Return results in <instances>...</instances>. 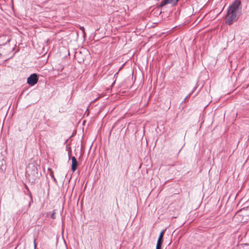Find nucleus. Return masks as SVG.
Wrapping results in <instances>:
<instances>
[{
  "mask_svg": "<svg viewBox=\"0 0 249 249\" xmlns=\"http://www.w3.org/2000/svg\"><path fill=\"white\" fill-rule=\"evenodd\" d=\"M241 4L240 0H235L229 7L227 15L225 17V23L231 25L236 22L240 15L239 6Z\"/></svg>",
  "mask_w": 249,
  "mask_h": 249,
  "instance_id": "1",
  "label": "nucleus"
},
{
  "mask_svg": "<svg viewBox=\"0 0 249 249\" xmlns=\"http://www.w3.org/2000/svg\"><path fill=\"white\" fill-rule=\"evenodd\" d=\"M27 172L32 181L36 180L38 178V169L35 165L29 164L27 168Z\"/></svg>",
  "mask_w": 249,
  "mask_h": 249,
  "instance_id": "2",
  "label": "nucleus"
},
{
  "mask_svg": "<svg viewBox=\"0 0 249 249\" xmlns=\"http://www.w3.org/2000/svg\"><path fill=\"white\" fill-rule=\"evenodd\" d=\"M38 79L37 75L36 73H33L28 78L27 82L29 85L34 86L37 83Z\"/></svg>",
  "mask_w": 249,
  "mask_h": 249,
  "instance_id": "3",
  "label": "nucleus"
},
{
  "mask_svg": "<svg viewBox=\"0 0 249 249\" xmlns=\"http://www.w3.org/2000/svg\"><path fill=\"white\" fill-rule=\"evenodd\" d=\"M178 0H162L160 4V7H163L167 4L169 3H176Z\"/></svg>",
  "mask_w": 249,
  "mask_h": 249,
  "instance_id": "4",
  "label": "nucleus"
},
{
  "mask_svg": "<svg viewBox=\"0 0 249 249\" xmlns=\"http://www.w3.org/2000/svg\"><path fill=\"white\" fill-rule=\"evenodd\" d=\"M71 170L72 172H74L78 166V162L77 161L76 159L74 157H71Z\"/></svg>",
  "mask_w": 249,
  "mask_h": 249,
  "instance_id": "5",
  "label": "nucleus"
},
{
  "mask_svg": "<svg viewBox=\"0 0 249 249\" xmlns=\"http://www.w3.org/2000/svg\"><path fill=\"white\" fill-rule=\"evenodd\" d=\"M165 230H163L160 232L157 241V245H162V244L163 241V235L165 232Z\"/></svg>",
  "mask_w": 249,
  "mask_h": 249,
  "instance_id": "6",
  "label": "nucleus"
},
{
  "mask_svg": "<svg viewBox=\"0 0 249 249\" xmlns=\"http://www.w3.org/2000/svg\"><path fill=\"white\" fill-rule=\"evenodd\" d=\"M55 212H54V211H53V213L52 214H51V218H53V219H55Z\"/></svg>",
  "mask_w": 249,
  "mask_h": 249,
  "instance_id": "7",
  "label": "nucleus"
},
{
  "mask_svg": "<svg viewBox=\"0 0 249 249\" xmlns=\"http://www.w3.org/2000/svg\"><path fill=\"white\" fill-rule=\"evenodd\" d=\"M30 198H31V200L29 203L28 208H29L30 207L31 203L33 202L32 196V195L31 194H30Z\"/></svg>",
  "mask_w": 249,
  "mask_h": 249,
  "instance_id": "8",
  "label": "nucleus"
},
{
  "mask_svg": "<svg viewBox=\"0 0 249 249\" xmlns=\"http://www.w3.org/2000/svg\"><path fill=\"white\" fill-rule=\"evenodd\" d=\"M197 88V87H195L194 89V90L192 91V92H191L189 94V95L186 97V98H188L189 97H190L191 96V95L192 94V93L195 90V89Z\"/></svg>",
  "mask_w": 249,
  "mask_h": 249,
  "instance_id": "9",
  "label": "nucleus"
},
{
  "mask_svg": "<svg viewBox=\"0 0 249 249\" xmlns=\"http://www.w3.org/2000/svg\"><path fill=\"white\" fill-rule=\"evenodd\" d=\"M156 249H161V245L157 244Z\"/></svg>",
  "mask_w": 249,
  "mask_h": 249,
  "instance_id": "10",
  "label": "nucleus"
},
{
  "mask_svg": "<svg viewBox=\"0 0 249 249\" xmlns=\"http://www.w3.org/2000/svg\"><path fill=\"white\" fill-rule=\"evenodd\" d=\"M36 240L35 239H34V249H36Z\"/></svg>",
  "mask_w": 249,
  "mask_h": 249,
  "instance_id": "11",
  "label": "nucleus"
},
{
  "mask_svg": "<svg viewBox=\"0 0 249 249\" xmlns=\"http://www.w3.org/2000/svg\"><path fill=\"white\" fill-rule=\"evenodd\" d=\"M80 29L81 30V31H82V32L84 33V31H85V28L84 27H80Z\"/></svg>",
  "mask_w": 249,
  "mask_h": 249,
  "instance_id": "12",
  "label": "nucleus"
},
{
  "mask_svg": "<svg viewBox=\"0 0 249 249\" xmlns=\"http://www.w3.org/2000/svg\"><path fill=\"white\" fill-rule=\"evenodd\" d=\"M52 178H53V179L54 180H56L55 178H54V176H52Z\"/></svg>",
  "mask_w": 249,
  "mask_h": 249,
  "instance_id": "13",
  "label": "nucleus"
},
{
  "mask_svg": "<svg viewBox=\"0 0 249 249\" xmlns=\"http://www.w3.org/2000/svg\"><path fill=\"white\" fill-rule=\"evenodd\" d=\"M1 55H2V54H1V53H0V56H1Z\"/></svg>",
  "mask_w": 249,
  "mask_h": 249,
  "instance_id": "14",
  "label": "nucleus"
}]
</instances>
